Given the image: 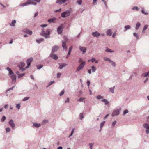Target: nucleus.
I'll return each instance as SVG.
<instances>
[{"label":"nucleus","mask_w":149,"mask_h":149,"mask_svg":"<svg viewBox=\"0 0 149 149\" xmlns=\"http://www.w3.org/2000/svg\"><path fill=\"white\" fill-rule=\"evenodd\" d=\"M50 31L49 29H48L45 32L44 30H42L40 33V35L46 38H49L50 37L49 35L50 34Z\"/></svg>","instance_id":"1"},{"label":"nucleus","mask_w":149,"mask_h":149,"mask_svg":"<svg viewBox=\"0 0 149 149\" xmlns=\"http://www.w3.org/2000/svg\"><path fill=\"white\" fill-rule=\"evenodd\" d=\"M71 12L69 10H67L61 13V16L63 18H65L69 16Z\"/></svg>","instance_id":"2"},{"label":"nucleus","mask_w":149,"mask_h":149,"mask_svg":"<svg viewBox=\"0 0 149 149\" xmlns=\"http://www.w3.org/2000/svg\"><path fill=\"white\" fill-rule=\"evenodd\" d=\"M143 127L146 129V133L148 134L149 133V124L147 123H145L143 125Z\"/></svg>","instance_id":"3"},{"label":"nucleus","mask_w":149,"mask_h":149,"mask_svg":"<svg viewBox=\"0 0 149 149\" xmlns=\"http://www.w3.org/2000/svg\"><path fill=\"white\" fill-rule=\"evenodd\" d=\"M25 64L23 62H21L20 63L19 65V68L20 69L22 70V71H24L25 69L23 68L25 66Z\"/></svg>","instance_id":"4"},{"label":"nucleus","mask_w":149,"mask_h":149,"mask_svg":"<svg viewBox=\"0 0 149 149\" xmlns=\"http://www.w3.org/2000/svg\"><path fill=\"white\" fill-rule=\"evenodd\" d=\"M85 64V62H83L81 63L77 68V71H78L81 70L84 67Z\"/></svg>","instance_id":"5"},{"label":"nucleus","mask_w":149,"mask_h":149,"mask_svg":"<svg viewBox=\"0 0 149 149\" xmlns=\"http://www.w3.org/2000/svg\"><path fill=\"white\" fill-rule=\"evenodd\" d=\"M33 59L32 58H30L26 61V63L27 64V66L26 67V68H28L30 66L31 63Z\"/></svg>","instance_id":"6"},{"label":"nucleus","mask_w":149,"mask_h":149,"mask_svg":"<svg viewBox=\"0 0 149 149\" xmlns=\"http://www.w3.org/2000/svg\"><path fill=\"white\" fill-rule=\"evenodd\" d=\"M62 28L63 26L62 25H61L60 26L58 27L57 31L58 33L59 34L61 33L63 31Z\"/></svg>","instance_id":"7"},{"label":"nucleus","mask_w":149,"mask_h":149,"mask_svg":"<svg viewBox=\"0 0 149 149\" xmlns=\"http://www.w3.org/2000/svg\"><path fill=\"white\" fill-rule=\"evenodd\" d=\"M9 124L12 128H14L15 127V124L14 123V121L13 120H11L9 121Z\"/></svg>","instance_id":"8"},{"label":"nucleus","mask_w":149,"mask_h":149,"mask_svg":"<svg viewBox=\"0 0 149 149\" xmlns=\"http://www.w3.org/2000/svg\"><path fill=\"white\" fill-rule=\"evenodd\" d=\"M24 32L27 33L29 35H31L32 34V31H30L28 29H25L24 30Z\"/></svg>","instance_id":"9"},{"label":"nucleus","mask_w":149,"mask_h":149,"mask_svg":"<svg viewBox=\"0 0 149 149\" xmlns=\"http://www.w3.org/2000/svg\"><path fill=\"white\" fill-rule=\"evenodd\" d=\"M50 56L52 58L55 60H56L58 58V57L56 55L52 53L51 54Z\"/></svg>","instance_id":"10"},{"label":"nucleus","mask_w":149,"mask_h":149,"mask_svg":"<svg viewBox=\"0 0 149 149\" xmlns=\"http://www.w3.org/2000/svg\"><path fill=\"white\" fill-rule=\"evenodd\" d=\"M119 114V111L118 110H115L113 111L112 114V116H115L118 115Z\"/></svg>","instance_id":"11"},{"label":"nucleus","mask_w":149,"mask_h":149,"mask_svg":"<svg viewBox=\"0 0 149 149\" xmlns=\"http://www.w3.org/2000/svg\"><path fill=\"white\" fill-rule=\"evenodd\" d=\"M92 35L93 36L96 37H99L100 36V34L97 31L93 32L92 33Z\"/></svg>","instance_id":"12"},{"label":"nucleus","mask_w":149,"mask_h":149,"mask_svg":"<svg viewBox=\"0 0 149 149\" xmlns=\"http://www.w3.org/2000/svg\"><path fill=\"white\" fill-rule=\"evenodd\" d=\"M59 48V47L57 46H54L52 48V52H54L57 51Z\"/></svg>","instance_id":"13"},{"label":"nucleus","mask_w":149,"mask_h":149,"mask_svg":"<svg viewBox=\"0 0 149 149\" xmlns=\"http://www.w3.org/2000/svg\"><path fill=\"white\" fill-rule=\"evenodd\" d=\"M6 69L8 71L9 74L13 75L14 74L13 72L10 69V68H9L8 67H7L6 68Z\"/></svg>","instance_id":"14"},{"label":"nucleus","mask_w":149,"mask_h":149,"mask_svg":"<svg viewBox=\"0 0 149 149\" xmlns=\"http://www.w3.org/2000/svg\"><path fill=\"white\" fill-rule=\"evenodd\" d=\"M79 49L81 51H82L83 53H85L86 51V49L85 47L80 46L79 47Z\"/></svg>","instance_id":"15"},{"label":"nucleus","mask_w":149,"mask_h":149,"mask_svg":"<svg viewBox=\"0 0 149 149\" xmlns=\"http://www.w3.org/2000/svg\"><path fill=\"white\" fill-rule=\"evenodd\" d=\"M11 78L13 82L14 81V83H15L16 80V76L13 74L11 76Z\"/></svg>","instance_id":"16"},{"label":"nucleus","mask_w":149,"mask_h":149,"mask_svg":"<svg viewBox=\"0 0 149 149\" xmlns=\"http://www.w3.org/2000/svg\"><path fill=\"white\" fill-rule=\"evenodd\" d=\"M112 31L111 29H109L107 31V35L109 36H111L112 34Z\"/></svg>","instance_id":"17"},{"label":"nucleus","mask_w":149,"mask_h":149,"mask_svg":"<svg viewBox=\"0 0 149 149\" xmlns=\"http://www.w3.org/2000/svg\"><path fill=\"white\" fill-rule=\"evenodd\" d=\"M62 46L63 48H65L66 49H67L66 43L65 42L63 41H62Z\"/></svg>","instance_id":"18"},{"label":"nucleus","mask_w":149,"mask_h":149,"mask_svg":"<svg viewBox=\"0 0 149 149\" xmlns=\"http://www.w3.org/2000/svg\"><path fill=\"white\" fill-rule=\"evenodd\" d=\"M102 102H104L106 105H107L109 104V102L107 99H103L102 100Z\"/></svg>","instance_id":"19"},{"label":"nucleus","mask_w":149,"mask_h":149,"mask_svg":"<svg viewBox=\"0 0 149 149\" xmlns=\"http://www.w3.org/2000/svg\"><path fill=\"white\" fill-rule=\"evenodd\" d=\"M67 64L65 63H63L60 65L59 67V68L60 69H62L64 67H65Z\"/></svg>","instance_id":"20"},{"label":"nucleus","mask_w":149,"mask_h":149,"mask_svg":"<svg viewBox=\"0 0 149 149\" xmlns=\"http://www.w3.org/2000/svg\"><path fill=\"white\" fill-rule=\"evenodd\" d=\"M33 125L36 127H38L40 126L41 125L39 124H38L37 123H34L33 124Z\"/></svg>","instance_id":"21"},{"label":"nucleus","mask_w":149,"mask_h":149,"mask_svg":"<svg viewBox=\"0 0 149 149\" xmlns=\"http://www.w3.org/2000/svg\"><path fill=\"white\" fill-rule=\"evenodd\" d=\"M114 87L110 88L109 91L113 93H114Z\"/></svg>","instance_id":"22"},{"label":"nucleus","mask_w":149,"mask_h":149,"mask_svg":"<svg viewBox=\"0 0 149 149\" xmlns=\"http://www.w3.org/2000/svg\"><path fill=\"white\" fill-rule=\"evenodd\" d=\"M140 24L139 23H137L136 25V29H138L139 27L140 26Z\"/></svg>","instance_id":"23"},{"label":"nucleus","mask_w":149,"mask_h":149,"mask_svg":"<svg viewBox=\"0 0 149 149\" xmlns=\"http://www.w3.org/2000/svg\"><path fill=\"white\" fill-rule=\"evenodd\" d=\"M91 68L93 72H95L96 71V69L95 67L94 66H92Z\"/></svg>","instance_id":"24"},{"label":"nucleus","mask_w":149,"mask_h":149,"mask_svg":"<svg viewBox=\"0 0 149 149\" xmlns=\"http://www.w3.org/2000/svg\"><path fill=\"white\" fill-rule=\"evenodd\" d=\"M110 62L111 63V65L113 66H115L116 65L115 63L113 61H110Z\"/></svg>","instance_id":"25"},{"label":"nucleus","mask_w":149,"mask_h":149,"mask_svg":"<svg viewBox=\"0 0 149 149\" xmlns=\"http://www.w3.org/2000/svg\"><path fill=\"white\" fill-rule=\"evenodd\" d=\"M43 39H36V41L38 43H40L42 41H43Z\"/></svg>","instance_id":"26"},{"label":"nucleus","mask_w":149,"mask_h":149,"mask_svg":"<svg viewBox=\"0 0 149 149\" xmlns=\"http://www.w3.org/2000/svg\"><path fill=\"white\" fill-rule=\"evenodd\" d=\"M96 98L98 99H100L103 98V97L100 95H98L96 97Z\"/></svg>","instance_id":"27"},{"label":"nucleus","mask_w":149,"mask_h":149,"mask_svg":"<svg viewBox=\"0 0 149 149\" xmlns=\"http://www.w3.org/2000/svg\"><path fill=\"white\" fill-rule=\"evenodd\" d=\"M55 20L54 19H50L48 20V22L49 23H51L54 22Z\"/></svg>","instance_id":"28"},{"label":"nucleus","mask_w":149,"mask_h":149,"mask_svg":"<svg viewBox=\"0 0 149 149\" xmlns=\"http://www.w3.org/2000/svg\"><path fill=\"white\" fill-rule=\"evenodd\" d=\"M16 23V21L15 20H13L11 23V24L10 25L11 26H14V24Z\"/></svg>","instance_id":"29"},{"label":"nucleus","mask_w":149,"mask_h":149,"mask_svg":"<svg viewBox=\"0 0 149 149\" xmlns=\"http://www.w3.org/2000/svg\"><path fill=\"white\" fill-rule=\"evenodd\" d=\"M77 3L79 5H81L82 3V0H78L77 1Z\"/></svg>","instance_id":"30"},{"label":"nucleus","mask_w":149,"mask_h":149,"mask_svg":"<svg viewBox=\"0 0 149 149\" xmlns=\"http://www.w3.org/2000/svg\"><path fill=\"white\" fill-rule=\"evenodd\" d=\"M25 74L24 73L20 74L18 75V77L19 78H21Z\"/></svg>","instance_id":"31"},{"label":"nucleus","mask_w":149,"mask_h":149,"mask_svg":"<svg viewBox=\"0 0 149 149\" xmlns=\"http://www.w3.org/2000/svg\"><path fill=\"white\" fill-rule=\"evenodd\" d=\"M105 123V121H103V122H102L101 123L100 128H102L103 127L104 125V124Z\"/></svg>","instance_id":"32"},{"label":"nucleus","mask_w":149,"mask_h":149,"mask_svg":"<svg viewBox=\"0 0 149 149\" xmlns=\"http://www.w3.org/2000/svg\"><path fill=\"white\" fill-rule=\"evenodd\" d=\"M148 25H145L144 27V28L143 29V31H145L147 29L148 27Z\"/></svg>","instance_id":"33"},{"label":"nucleus","mask_w":149,"mask_h":149,"mask_svg":"<svg viewBox=\"0 0 149 149\" xmlns=\"http://www.w3.org/2000/svg\"><path fill=\"white\" fill-rule=\"evenodd\" d=\"M79 116H80V119L81 120H82L84 117L83 113H80V115H79Z\"/></svg>","instance_id":"34"},{"label":"nucleus","mask_w":149,"mask_h":149,"mask_svg":"<svg viewBox=\"0 0 149 149\" xmlns=\"http://www.w3.org/2000/svg\"><path fill=\"white\" fill-rule=\"evenodd\" d=\"M132 9L133 10H136L137 11H138L139 10V8L137 6H134V7L132 8Z\"/></svg>","instance_id":"35"},{"label":"nucleus","mask_w":149,"mask_h":149,"mask_svg":"<svg viewBox=\"0 0 149 149\" xmlns=\"http://www.w3.org/2000/svg\"><path fill=\"white\" fill-rule=\"evenodd\" d=\"M125 28L126 30H127L128 29H130L131 28V27L129 25H127L125 26Z\"/></svg>","instance_id":"36"},{"label":"nucleus","mask_w":149,"mask_h":149,"mask_svg":"<svg viewBox=\"0 0 149 149\" xmlns=\"http://www.w3.org/2000/svg\"><path fill=\"white\" fill-rule=\"evenodd\" d=\"M143 75L145 77H146L148 75L149 76V72H147V73H144L143 74Z\"/></svg>","instance_id":"37"},{"label":"nucleus","mask_w":149,"mask_h":149,"mask_svg":"<svg viewBox=\"0 0 149 149\" xmlns=\"http://www.w3.org/2000/svg\"><path fill=\"white\" fill-rule=\"evenodd\" d=\"M64 90H63L62 91H61L59 95L60 96H62V95H63L64 94Z\"/></svg>","instance_id":"38"},{"label":"nucleus","mask_w":149,"mask_h":149,"mask_svg":"<svg viewBox=\"0 0 149 149\" xmlns=\"http://www.w3.org/2000/svg\"><path fill=\"white\" fill-rule=\"evenodd\" d=\"M16 107H17L18 109H20V105L19 104H18L16 105Z\"/></svg>","instance_id":"39"},{"label":"nucleus","mask_w":149,"mask_h":149,"mask_svg":"<svg viewBox=\"0 0 149 149\" xmlns=\"http://www.w3.org/2000/svg\"><path fill=\"white\" fill-rule=\"evenodd\" d=\"M6 118V117L5 116H3L2 117V118L1 119V122H3L5 120Z\"/></svg>","instance_id":"40"},{"label":"nucleus","mask_w":149,"mask_h":149,"mask_svg":"<svg viewBox=\"0 0 149 149\" xmlns=\"http://www.w3.org/2000/svg\"><path fill=\"white\" fill-rule=\"evenodd\" d=\"M104 59L105 61H109V62L110 61H111L109 58L107 57H104Z\"/></svg>","instance_id":"41"},{"label":"nucleus","mask_w":149,"mask_h":149,"mask_svg":"<svg viewBox=\"0 0 149 149\" xmlns=\"http://www.w3.org/2000/svg\"><path fill=\"white\" fill-rule=\"evenodd\" d=\"M141 12L143 14H145V15H147L148 14V13L145 12L144 11V10L143 9L141 10Z\"/></svg>","instance_id":"42"},{"label":"nucleus","mask_w":149,"mask_h":149,"mask_svg":"<svg viewBox=\"0 0 149 149\" xmlns=\"http://www.w3.org/2000/svg\"><path fill=\"white\" fill-rule=\"evenodd\" d=\"M37 68L38 69H40L42 67V65H38L37 66Z\"/></svg>","instance_id":"43"},{"label":"nucleus","mask_w":149,"mask_h":149,"mask_svg":"<svg viewBox=\"0 0 149 149\" xmlns=\"http://www.w3.org/2000/svg\"><path fill=\"white\" fill-rule=\"evenodd\" d=\"M74 130V129H72V132H71V134L69 136V137H70L71 136H72V135Z\"/></svg>","instance_id":"44"},{"label":"nucleus","mask_w":149,"mask_h":149,"mask_svg":"<svg viewBox=\"0 0 149 149\" xmlns=\"http://www.w3.org/2000/svg\"><path fill=\"white\" fill-rule=\"evenodd\" d=\"M133 35H134V36H135V37H136V38L137 39H138V35L136 33H133Z\"/></svg>","instance_id":"45"},{"label":"nucleus","mask_w":149,"mask_h":149,"mask_svg":"<svg viewBox=\"0 0 149 149\" xmlns=\"http://www.w3.org/2000/svg\"><path fill=\"white\" fill-rule=\"evenodd\" d=\"M6 130L7 132H10V129L9 127L6 128Z\"/></svg>","instance_id":"46"},{"label":"nucleus","mask_w":149,"mask_h":149,"mask_svg":"<svg viewBox=\"0 0 149 149\" xmlns=\"http://www.w3.org/2000/svg\"><path fill=\"white\" fill-rule=\"evenodd\" d=\"M128 111L127 110H125L123 112V114L125 115V114L127 113H128Z\"/></svg>","instance_id":"47"},{"label":"nucleus","mask_w":149,"mask_h":149,"mask_svg":"<svg viewBox=\"0 0 149 149\" xmlns=\"http://www.w3.org/2000/svg\"><path fill=\"white\" fill-rule=\"evenodd\" d=\"M106 52H113V51H111L110 49H107L105 51Z\"/></svg>","instance_id":"48"},{"label":"nucleus","mask_w":149,"mask_h":149,"mask_svg":"<svg viewBox=\"0 0 149 149\" xmlns=\"http://www.w3.org/2000/svg\"><path fill=\"white\" fill-rule=\"evenodd\" d=\"M29 99V97H25L23 99V101H26V100H28Z\"/></svg>","instance_id":"49"},{"label":"nucleus","mask_w":149,"mask_h":149,"mask_svg":"<svg viewBox=\"0 0 149 149\" xmlns=\"http://www.w3.org/2000/svg\"><path fill=\"white\" fill-rule=\"evenodd\" d=\"M90 146V148L91 149H92V146L93 145V143H90L89 144Z\"/></svg>","instance_id":"50"},{"label":"nucleus","mask_w":149,"mask_h":149,"mask_svg":"<svg viewBox=\"0 0 149 149\" xmlns=\"http://www.w3.org/2000/svg\"><path fill=\"white\" fill-rule=\"evenodd\" d=\"M116 121H114L112 123V125L113 126H114L116 124Z\"/></svg>","instance_id":"51"},{"label":"nucleus","mask_w":149,"mask_h":149,"mask_svg":"<svg viewBox=\"0 0 149 149\" xmlns=\"http://www.w3.org/2000/svg\"><path fill=\"white\" fill-rule=\"evenodd\" d=\"M48 122V120H44L43 121V123H46Z\"/></svg>","instance_id":"52"},{"label":"nucleus","mask_w":149,"mask_h":149,"mask_svg":"<svg viewBox=\"0 0 149 149\" xmlns=\"http://www.w3.org/2000/svg\"><path fill=\"white\" fill-rule=\"evenodd\" d=\"M95 58H93L91 60V61H92V63H93L94 61H95Z\"/></svg>","instance_id":"53"},{"label":"nucleus","mask_w":149,"mask_h":149,"mask_svg":"<svg viewBox=\"0 0 149 149\" xmlns=\"http://www.w3.org/2000/svg\"><path fill=\"white\" fill-rule=\"evenodd\" d=\"M69 98H68L67 99V100H65V103H66L68 102H69Z\"/></svg>","instance_id":"54"},{"label":"nucleus","mask_w":149,"mask_h":149,"mask_svg":"<svg viewBox=\"0 0 149 149\" xmlns=\"http://www.w3.org/2000/svg\"><path fill=\"white\" fill-rule=\"evenodd\" d=\"M47 26V24H42L40 26L42 27H46Z\"/></svg>","instance_id":"55"},{"label":"nucleus","mask_w":149,"mask_h":149,"mask_svg":"<svg viewBox=\"0 0 149 149\" xmlns=\"http://www.w3.org/2000/svg\"><path fill=\"white\" fill-rule=\"evenodd\" d=\"M84 99V98H80L78 100H79L80 102H81L83 101V100Z\"/></svg>","instance_id":"56"},{"label":"nucleus","mask_w":149,"mask_h":149,"mask_svg":"<svg viewBox=\"0 0 149 149\" xmlns=\"http://www.w3.org/2000/svg\"><path fill=\"white\" fill-rule=\"evenodd\" d=\"M72 46H71L69 48V52H71L72 49Z\"/></svg>","instance_id":"57"},{"label":"nucleus","mask_w":149,"mask_h":149,"mask_svg":"<svg viewBox=\"0 0 149 149\" xmlns=\"http://www.w3.org/2000/svg\"><path fill=\"white\" fill-rule=\"evenodd\" d=\"M87 83L88 85V86L89 87L90 85V81H88L87 82Z\"/></svg>","instance_id":"58"},{"label":"nucleus","mask_w":149,"mask_h":149,"mask_svg":"<svg viewBox=\"0 0 149 149\" xmlns=\"http://www.w3.org/2000/svg\"><path fill=\"white\" fill-rule=\"evenodd\" d=\"M61 75V74L60 73H58L57 74V77L58 78H59L60 77V76Z\"/></svg>","instance_id":"59"},{"label":"nucleus","mask_w":149,"mask_h":149,"mask_svg":"<svg viewBox=\"0 0 149 149\" xmlns=\"http://www.w3.org/2000/svg\"><path fill=\"white\" fill-rule=\"evenodd\" d=\"M54 81H51L49 84V85H52V84L54 83Z\"/></svg>","instance_id":"60"},{"label":"nucleus","mask_w":149,"mask_h":149,"mask_svg":"<svg viewBox=\"0 0 149 149\" xmlns=\"http://www.w3.org/2000/svg\"><path fill=\"white\" fill-rule=\"evenodd\" d=\"M97 0H93V3L94 5L96 4V2Z\"/></svg>","instance_id":"61"},{"label":"nucleus","mask_w":149,"mask_h":149,"mask_svg":"<svg viewBox=\"0 0 149 149\" xmlns=\"http://www.w3.org/2000/svg\"><path fill=\"white\" fill-rule=\"evenodd\" d=\"M61 8H60L59 10H56L55 11L56 12H59V11H61Z\"/></svg>","instance_id":"62"},{"label":"nucleus","mask_w":149,"mask_h":149,"mask_svg":"<svg viewBox=\"0 0 149 149\" xmlns=\"http://www.w3.org/2000/svg\"><path fill=\"white\" fill-rule=\"evenodd\" d=\"M109 115L108 114L106 115V116L104 117V119H106L107 118V117Z\"/></svg>","instance_id":"63"},{"label":"nucleus","mask_w":149,"mask_h":149,"mask_svg":"<svg viewBox=\"0 0 149 149\" xmlns=\"http://www.w3.org/2000/svg\"><path fill=\"white\" fill-rule=\"evenodd\" d=\"M88 73L89 74H90L91 73V69H89L88 70Z\"/></svg>","instance_id":"64"}]
</instances>
